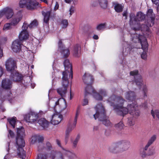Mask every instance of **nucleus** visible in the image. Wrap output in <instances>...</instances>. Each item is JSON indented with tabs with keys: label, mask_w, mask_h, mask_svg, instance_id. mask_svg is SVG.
<instances>
[{
	"label": "nucleus",
	"mask_w": 159,
	"mask_h": 159,
	"mask_svg": "<svg viewBox=\"0 0 159 159\" xmlns=\"http://www.w3.org/2000/svg\"><path fill=\"white\" fill-rule=\"evenodd\" d=\"M107 101L118 115L124 116L129 113L135 118L138 117L140 115V111L137 108L138 105L136 104H129L127 108L123 107L125 100L121 97L113 95L108 98Z\"/></svg>",
	"instance_id": "1"
},
{
	"label": "nucleus",
	"mask_w": 159,
	"mask_h": 159,
	"mask_svg": "<svg viewBox=\"0 0 159 159\" xmlns=\"http://www.w3.org/2000/svg\"><path fill=\"white\" fill-rule=\"evenodd\" d=\"M64 65L65 71L62 73V87L59 88L57 89V93L61 97L65 96L66 93L67 89L69 83L68 80V74H69V78L72 79L73 78V72L72 65L68 59H66L64 62Z\"/></svg>",
	"instance_id": "2"
},
{
	"label": "nucleus",
	"mask_w": 159,
	"mask_h": 159,
	"mask_svg": "<svg viewBox=\"0 0 159 159\" xmlns=\"http://www.w3.org/2000/svg\"><path fill=\"white\" fill-rule=\"evenodd\" d=\"M96 111L95 114L93 115L95 120L98 118L99 120L102 121V123L105 126L111 127L112 124L110 121L109 118L106 115V112L104 108L101 103L98 104L95 107Z\"/></svg>",
	"instance_id": "3"
},
{
	"label": "nucleus",
	"mask_w": 159,
	"mask_h": 159,
	"mask_svg": "<svg viewBox=\"0 0 159 159\" xmlns=\"http://www.w3.org/2000/svg\"><path fill=\"white\" fill-rule=\"evenodd\" d=\"M146 16L145 14L141 11L137 13L136 17L134 13H131L130 14L129 24L132 29V31H136L139 30L141 25H140L139 22L144 20Z\"/></svg>",
	"instance_id": "4"
},
{
	"label": "nucleus",
	"mask_w": 159,
	"mask_h": 159,
	"mask_svg": "<svg viewBox=\"0 0 159 159\" xmlns=\"http://www.w3.org/2000/svg\"><path fill=\"white\" fill-rule=\"evenodd\" d=\"M130 34L132 37V41L134 43H137V45H139L134 46L133 47H131V49L133 48H140V47H141L144 51L148 49V44L146 41V39L143 35L136 33Z\"/></svg>",
	"instance_id": "5"
},
{
	"label": "nucleus",
	"mask_w": 159,
	"mask_h": 159,
	"mask_svg": "<svg viewBox=\"0 0 159 159\" xmlns=\"http://www.w3.org/2000/svg\"><path fill=\"white\" fill-rule=\"evenodd\" d=\"M139 71L138 70H135L131 71L130 74L131 75L134 76L135 81L137 85L140 86L142 88V93L144 98L147 97L148 89L146 85H143L142 76L138 74Z\"/></svg>",
	"instance_id": "6"
},
{
	"label": "nucleus",
	"mask_w": 159,
	"mask_h": 159,
	"mask_svg": "<svg viewBox=\"0 0 159 159\" xmlns=\"http://www.w3.org/2000/svg\"><path fill=\"white\" fill-rule=\"evenodd\" d=\"M82 79L84 83L87 84L85 89V95L86 96L88 93H91L94 92V89L92 86L93 79L91 75L87 73H85L83 76Z\"/></svg>",
	"instance_id": "7"
},
{
	"label": "nucleus",
	"mask_w": 159,
	"mask_h": 159,
	"mask_svg": "<svg viewBox=\"0 0 159 159\" xmlns=\"http://www.w3.org/2000/svg\"><path fill=\"white\" fill-rule=\"evenodd\" d=\"M23 137H16V147L17 150V154L22 159L25 158L26 155L25 152L23 148L24 147L25 145Z\"/></svg>",
	"instance_id": "8"
},
{
	"label": "nucleus",
	"mask_w": 159,
	"mask_h": 159,
	"mask_svg": "<svg viewBox=\"0 0 159 159\" xmlns=\"http://www.w3.org/2000/svg\"><path fill=\"white\" fill-rule=\"evenodd\" d=\"M67 104L66 100L63 98H61L55 102L53 109L56 112L61 113L65 110Z\"/></svg>",
	"instance_id": "9"
},
{
	"label": "nucleus",
	"mask_w": 159,
	"mask_h": 159,
	"mask_svg": "<svg viewBox=\"0 0 159 159\" xmlns=\"http://www.w3.org/2000/svg\"><path fill=\"white\" fill-rule=\"evenodd\" d=\"M38 114L34 112L31 111L25 115L24 118L27 122L31 123H36L38 120Z\"/></svg>",
	"instance_id": "10"
},
{
	"label": "nucleus",
	"mask_w": 159,
	"mask_h": 159,
	"mask_svg": "<svg viewBox=\"0 0 159 159\" xmlns=\"http://www.w3.org/2000/svg\"><path fill=\"white\" fill-rule=\"evenodd\" d=\"M5 65L7 70L10 72L15 70L17 68L16 62L11 58L6 61Z\"/></svg>",
	"instance_id": "11"
},
{
	"label": "nucleus",
	"mask_w": 159,
	"mask_h": 159,
	"mask_svg": "<svg viewBox=\"0 0 159 159\" xmlns=\"http://www.w3.org/2000/svg\"><path fill=\"white\" fill-rule=\"evenodd\" d=\"M14 14L13 10L8 7L4 8L0 11V19L5 16L7 19L11 18Z\"/></svg>",
	"instance_id": "12"
},
{
	"label": "nucleus",
	"mask_w": 159,
	"mask_h": 159,
	"mask_svg": "<svg viewBox=\"0 0 159 159\" xmlns=\"http://www.w3.org/2000/svg\"><path fill=\"white\" fill-rule=\"evenodd\" d=\"M76 123L73 122H70L68 124V126L66 131L65 142L66 144L69 140L70 133L75 127Z\"/></svg>",
	"instance_id": "13"
},
{
	"label": "nucleus",
	"mask_w": 159,
	"mask_h": 159,
	"mask_svg": "<svg viewBox=\"0 0 159 159\" xmlns=\"http://www.w3.org/2000/svg\"><path fill=\"white\" fill-rule=\"evenodd\" d=\"M89 94H92L94 98L97 100H102L103 97L107 95V92L105 89H100L99 91V93H98L94 89L93 92L91 93H89Z\"/></svg>",
	"instance_id": "14"
},
{
	"label": "nucleus",
	"mask_w": 159,
	"mask_h": 159,
	"mask_svg": "<svg viewBox=\"0 0 159 159\" xmlns=\"http://www.w3.org/2000/svg\"><path fill=\"white\" fill-rule=\"evenodd\" d=\"M58 51L61 52L64 57L66 58L68 57L70 53V51L68 48H65L61 40L58 42Z\"/></svg>",
	"instance_id": "15"
},
{
	"label": "nucleus",
	"mask_w": 159,
	"mask_h": 159,
	"mask_svg": "<svg viewBox=\"0 0 159 159\" xmlns=\"http://www.w3.org/2000/svg\"><path fill=\"white\" fill-rule=\"evenodd\" d=\"M147 17L148 19L145 22L149 23L148 25L149 26H152L154 22L155 15L152 9H148L147 13Z\"/></svg>",
	"instance_id": "16"
},
{
	"label": "nucleus",
	"mask_w": 159,
	"mask_h": 159,
	"mask_svg": "<svg viewBox=\"0 0 159 159\" xmlns=\"http://www.w3.org/2000/svg\"><path fill=\"white\" fill-rule=\"evenodd\" d=\"M10 78L12 80L15 82H20L23 79V76L16 70L11 72Z\"/></svg>",
	"instance_id": "17"
},
{
	"label": "nucleus",
	"mask_w": 159,
	"mask_h": 159,
	"mask_svg": "<svg viewBox=\"0 0 159 159\" xmlns=\"http://www.w3.org/2000/svg\"><path fill=\"white\" fill-rule=\"evenodd\" d=\"M120 152H123L128 150L130 146V142L127 140H122L118 142Z\"/></svg>",
	"instance_id": "18"
},
{
	"label": "nucleus",
	"mask_w": 159,
	"mask_h": 159,
	"mask_svg": "<svg viewBox=\"0 0 159 159\" xmlns=\"http://www.w3.org/2000/svg\"><path fill=\"white\" fill-rule=\"evenodd\" d=\"M146 25L144 24L141 25V27L140 29H141L142 31H144V37L146 38L145 37H149L151 36V32L149 28V27L151 26H149L148 24L149 23H146L145 22Z\"/></svg>",
	"instance_id": "19"
},
{
	"label": "nucleus",
	"mask_w": 159,
	"mask_h": 159,
	"mask_svg": "<svg viewBox=\"0 0 159 159\" xmlns=\"http://www.w3.org/2000/svg\"><path fill=\"white\" fill-rule=\"evenodd\" d=\"M22 42L19 39H16L14 41L12 44V48L13 51L15 52H18L20 50Z\"/></svg>",
	"instance_id": "20"
},
{
	"label": "nucleus",
	"mask_w": 159,
	"mask_h": 159,
	"mask_svg": "<svg viewBox=\"0 0 159 159\" xmlns=\"http://www.w3.org/2000/svg\"><path fill=\"white\" fill-rule=\"evenodd\" d=\"M62 116L60 114H56L53 115L51 121V123L54 125L58 124L62 119Z\"/></svg>",
	"instance_id": "21"
},
{
	"label": "nucleus",
	"mask_w": 159,
	"mask_h": 159,
	"mask_svg": "<svg viewBox=\"0 0 159 159\" xmlns=\"http://www.w3.org/2000/svg\"><path fill=\"white\" fill-rule=\"evenodd\" d=\"M27 5V9L33 10L36 8V7L39 5V3L34 0H28Z\"/></svg>",
	"instance_id": "22"
},
{
	"label": "nucleus",
	"mask_w": 159,
	"mask_h": 159,
	"mask_svg": "<svg viewBox=\"0 0 159 159\" xmlns=\"http://www.w3.org/2000/svg\"><path fill=\"white\" fill-rule=\"evenodd\" d=\"M63 155H64L61 151L56 152L53 151L51 152L50 157L51 159H65Z\"/></svg>",
	"instance_id": "23"
},
{
	"label": "nucleus",
	"mask_w": 159,
	"mask_h": 159,
	"mask_svg": "<svg viewBox=\"0 0 159 159\" xmlns=\"http://www.w3.org/2000/svg\"><path fill=\"white\" fill-rule=\"evenodd\" d=\"M12 82L10 80L6 79L2 81V87L5 89H10L12 87Z\"/></svg>",
	"instance_id": "24"
},
{
	"label": "nucleus",
	"mask_w": 159,
	"mask_h": 159,
	"mask_svg": "<svg viewBox=\"0 0 159 159\" xmlns=\"http://www.w3.org/2000/svg\"><path fill=\"white\" fill-rule=\"evenodd\" d=\"M38 123L40 126L43 129H45L48 128L49 125V122L44 118H42L37 120Z\"/></svg>",
	"instance_id": "25"
},
{
	"label": "nucleus",
	"mask_w": 159,
	"mask_h": 159,
	"mask_svg": "<svg viewBox=\"0 0 159 159\" xmlns=\"http://www.w3.org/2000/svg\"><path fill=\"white\" fill-rule=\"evenodd\" d=\"M125 98L130 101H133L136 98V96L135 93L132 91L127 92L125 94Z\"/></svg>",
	"instance_id": "26"
},
{
	"label": "nucleus",
	"mask_w": 159,
	"mask_h": 159,
	"mask_svg": "<svg viewBox=\"0 0 159 159\" xmlns=\"http://www.w3.org/2000/svg\"><path fill=\"white\" fill-rule=\"evenodd\" d=\"M29 37V34L27 31L22 30L19 35V40L22 42L27 39Z\"/></svg>",
	"instance_id": "27"
},
{
	"label": "nucleus",
	"mask_w": 159,
	"mask_h": 159,
	"mask_svg": "<svg viewBox=\"0 0 159 159\" xmlns=\"http://www.w3.org/2000/svg\"><path fill=\"white\" fill-rule=\"evenodd\" d=\"M109 151L110 152L114 153L121 152L118 143L113 146L110 147L109 148Z\"/></svg>",
	"instance_id": "28"
},
{
	"label": "nucleus",
	"mask_w": 159,
	"mask_h": 159,
	"mask_svg": "<svg viewBox=\"0 0 159 159\" xmlns=\"http://www.w3.org/2000/svg\"><path fill=\"white\" fill-rule=\"evenodd\" d=\"M22 16L21 14L13 18L11 22V24L13 26L16 25L21 20Z\"/></svg>",
	"instance_id": "29"
},
{
	"label": "nucleus",
	"mask_w": 159,
	"mask_h": 159,
	"mask_svg": "<svg viewBox=\"0 0 159 159\" xmlns=\"http://www.w3.org/2000/svg\"><path fill=\"white\" fill-rule=\"evenodd\" d=\"M63 153L64 155H67L69 159H75L76 157L74 153L67 150H64Z\"/></svg>",
	"instance_id": "30"
},
{
	"label": "nucleus",
	"mask_w": 159,
	"mask_h": 159,
	"mask_svg": "<svg viewBox=\"0 0 159 159\" xmlns=\"http://www.w3.org/2000/svg\"><path fill=\"white\" fill-rule=\"evenodd\" d=\"M113 7L115 11L117 12H120L123 11V5L122 4H120L117 2H114Z\"/></svg>",
	"instance_id": "31"
},
{
	"label": "nucleus",
	"mask_w": 159,
	"mask_h": 159,
	"mask_svg": "<svg viewBox=\"0 0 159 159\" xmlns=\"http://www.w3.org/2000/svg\"><path fill=\"white\" fill-rule=\"evenodd\" d=\"M42 13L44 16L43 20L45 23L48 24V23L51 14V11H42Z\"/></svg>",
	"instance_id": "32"
},
{
	"label": "nucleus",
	"mask_w": 159,
	"mask_h": 159,
	"mask_svg": "<svg viewBox=\"0 0 159 159\" xmlns=\"http://www.w3.org/2000/svg\"><path fill=\"white\" fill-rule=\"evenodd\" d=\"M81 47L79 45H76L74 47L73 50V55L76 57L80 56V53Z\"/></svg>",
	"instance_id": "33"
},
{
	"label": "nucleus",
	"mask_w": 159,
	"mask_h": 159,
	"mask_svg": "<svg viewBox=\"0 0 159 159\" xmlns=\"http://www.w3.org/2000/svg\"><path fill=\"white\" fill-rule=\"evenodd\" d=\"M25 136V130L23 127H21L20 128H17L16 137H24Z\"/></svg>",
	"instance_id": "34"
},
{
	"label": "nucleus",
	"mask_w": 159,
	"mask_h": 159,
	"mask_svg": "<svg viewBox=\"0 0 159 159\" xmlns=\"http://www.w3.org/2000/svg\"><path fill=\"white\" fill-rule=\"evenodd\" d=\"M124 125L122 121H121L117 124H116L114 126L116 129L121 130L124 128Z\"/></svg>",
	"instance_id": "35"
},
{
	"label": "nucleus",
	"mask_w": 159,
	"mask_h": 159,
	"mask_svg": "<svg viewBox=\"0 0 159 159\" xmlns=\"http://www.w3.org/2000/svg\"><path fill=\"white\" fill-rule=\"evenodd\" d=\"M16 120V118L15 117H13L12 118H10L7 119L8 122L13 128L15 127Z\"/></svg>",
	"instance_id": "36"
},
{
	"label": "nucleus",
	"mask_w": 159,
	"mask_h": 159,
	"mask_svg": "<svg viewBox=\"0 0 159 159\" xmlns=\"http://www.w3.org/2000/svg\"><path fill=\"white\" fill-rule=\"evenodd\" d=\"M28 0H21L19 2V6L20 8L26 7L27 8V4Z\"/></svg>",
	"instance_id": "37"
},
{
	"label": "nucleus",
	"mask_w": 159,
	"mask_h": 159,
	"mask_svg": "<svg viewBox=\"0 0 159 159\" xmlns=\"http://www.w3.org/2000/svg\"><path fill=\"white\" fill-rule=\"evenodd\" d=\"M106 23H101L97 25L96 29L98 31L104 30L106 27Z\"/></svg>",
	"instance_id": "38"
},
{
	"label": "nucleus",
	"mask_w": 159,
	"mask_h": 159,
	"mask_svg": "<svg viewBox=\"0 0 159 159\" xmlns=\"http://www.w3.org/2000/svg\"><path fill=\"white\" fill-rule=\"evenodd\" d=\"M100 6L103 8H106L107 6V2L106 0H98Z\"/></svg>",
	"instance_id": "39"
},
{
	"label": "nucleus",
	"mask_w": 159,
	"mask_h": 159,
	"mask_svg": "<svg viewBox=\"0 0 159 159\" xmlns=\"http://www.w3.org/2000/svg\"><path fill=\"white\" fill-rule=\"evenodd\" d=\"M12 25L11 23H7L4 25L3 30L4 31L10 30L12 28Z\"/></svg>",
	"instance_id": "40"
},
{
	"label": "nucleus",
	"mask_w": 159,
	"mask_h": 159,
	"mask_svg": "<svg viewBox=\"0 0 159 159\" xmlns=\"http://www.w3.org/2000/svg\"><path fill=\"white\" fill-rule=\"evenodd\" d=\"M80 106H79L76 109V113L75 115V118L74 119L73 122L77 123V119L80 111Z\"/></svg>",
	"instance_id": "41"
},
{
	"label": "nucleus",
	"mask_w": 159,
	"mask_h": 159,
	"mask_svg": "<svg viewBox=\"0 0 159 159\" xmlns=\"http://www.w3.org/2000/svg\"><path fill=\"white\" fill-rule=\"evenodd\" d=\"M151 114L154 118L155 117V115H156L157 118L159 119V111L158 110H155L153 111V110H152L151 111Z\"/></svg>",
	"instance_id": "42"
},
{
	"label": "nucleus",
	"mask_w": 159,
	"mask_h": 159,
	"mask_svg": "<svg viewBox=\"0 0 159 159\" xmlns=\"http://www.w3.org/2000/svg\"><path fill=\"white\" fill-rule=\"evenodd\" d=\"M61 24L62 28H66L68 25V21L66 20H63L61 22Z\"/></svg>",
	"instance_id": "43"
},
{
	"label": "nucleus",
	"mask_w": 159,
	"mask_h": 159,
	"mask_svg": "<svg viewBox=\"0 0 159 159\" xmlns=\"http://www.w3.org/2000/svg\"><path fill=\"white\" fill-rule=\"evenodd\" d=\"M37 135H34L32 136L31 138V143L32 144H34L37 140Z\"/></svg>",
	"instance_id": "44"
},
{
	"label": "nucleus",
	"mask_w": 159,
	"mask_h": 159,
	"mask_svg": "<svg viewBox=\"0 0 159 159\" xmlns=\"http://www.w3.org/2000/svg\"><path fill=\"white\" fill-rule=\"evenodd\" d=\"M37 21L36 20H34L29 25V27L30 28H32L37 26Z\"/></svg>",
	"instance_id": "45"
},
{
	"label": "nucleus",
	"mask_w": 159,
	"mask_h": 159,
	"mask_svg": "<svg viewBox=\"0 0 159 159\" xmlns=\"http://www.w3.org/2000/svg\"><path fill=\"white\" fill-rule=\"evenodd\" d=\"M156 136L155 135H153L149 139L148 143L151 145L156 140Z\"/></svg>",
	"instance_id": "46"
},
{
	"label": "nucleus",
	"mask_w": 159,
	"mask_h": 159,
	"mask_svg": "<svg viewBox=\"0 0 159 159\" xmlns=\"http://www.w3.org/2000/svg\"><path fill=\"white\" fill-rule=\"evenodd\" d=\"M56 142L57 145L62 149V150L61 151L63 153L64 150L66 149L62 147V146L61 145V142L58 139H57L56 140Z\"/></svg>",
	"instance_id": "47"
},
{
	"label": "nucleus",
	"mask_w": 159,
	"mask_h": 159,
	"mask_svg": "<svg viewBox=\"0 0 159 159\" xmlns=\"http://www.w3.org/2000/svg\"><path fill=\"white\" fill-rule=\"evenodd\" d=\"M28 27H29V25L26 23V22H24L22 26V30L27 31Z\"/></svg>",
	"instance_id": "48"
},
{
	"label": "nucleus",
	"mask_w": 159,
	"mask_h": 159,
	"mask_svg": "<svg viewBox=\"0 0 159 159\" xmlns=\"http://www.w3.org/2000/svg\"><path fill=\"white\" fill-rule=\"evenodd\" d=\"M38 159H47V156L45 154H39L38 155Z\"/></svg>",
	"instance_id": "49"
},
{
	"label": "nucleus",
	"mask_w": 159,
	"mask_h": 159,
	"mask_svg": "<svg viewBox=\"0 0 159 159\" xmlns=\"http://www.w3.org/2000/svg\"><path fill=\"white\" fill-rule=\"evenodd\" d=\"M147 52L145 51H143L141 55L142 58L143 60H146L147 59Z\"/></svg>",
	"instance_id": "50"
},
{
	"label": "nucleus",
	"mask_w": 159,
	"mask_h": 159,
	"mask_svg": "<svg viewBox=\"0 0 159 159\" xmlns=\"http://www.w3.org/2000/svg\"><path fill=\"white\" fill-rule=\"evenodd\" d=\"M128 123L130 126H133L134 124V121L132 118H129L128 120Z\"/></svg>",
	"instance_id": "51"
},
{
	"label": "nucleus",
	"mask_w": 159,
	"mask_h": 159,
	"mask_svg": "<svg viewBox=\"0 0 159 159\" xmlns=\"http://www.w3.org/2000/svg\"><path fill=\"white\" fill-rule=\"evenodd\" d=\"M9 134H8V138L11 137V138H13L14 136V132L11 130H8Z\"/></svg>",
	"instance_id": "52"
},
{
	"label": "nucleus",
	"mask_w": 159,
	"mask_h": 159,
	"mask_svg": "<svg viewBox=\"0 0 159 159\" xmlns=\"http://www.w3.org/2000/svg\"><path fill=\"white\" fill-rule=\"evenodd\" d=\"M37 140L38 141L39 143H40L41 142H42L43 140V138L42 136H40L39 135H37Z\"/></svg>",
	"instance_id": "53"
},
{
	"label": "nucleus",
	"mask_w": 159,
	"mask_h": 159,
	"mask_svg": "<svg viewBox=\"0 0 159 159\" xmlns=\"http://www.w3.org/2000/svg\"><path fill=\"white\" fill-rule=\"evenodd\" d=\"M74 7L72 6H71L69 10V11L70 12V16H71L72 14L74 13Z\"/></svg>",
	"instance_id": "54"
},
{
	"label": "nucleus",
	"mask_w": 159,
	"mask_h": 159,
	"mask_svg": "<svg viewBox=\"0 0 159 159\" xmlns=\"http://www.w3.org/2000/svg\"><path fill=\"white\" fill-rule=\"evenodd\" d=\"M47 148L48 150H51L52 148V146L51 143L49 142H48L46 144Z\"/></svg>",
	"instance_id": "55"
},
{
	"label": "nucleus",
	"mask_w": 159,
	"mask_h": 159,
	"mask_svg": "<svg viewBox=\"0 0 159 159\" xmlns=\"http://www.w3.org/2000/svg\"><path fill=\"white\" fill-rule=\"evenodd\" d=\"M78 142L74 140L72 142V147L73 148H75L77 146Z\"/></svg>",
	"instance_id": "56"
},
{
	"label": "nucleus",
	"mask_w": 159,
	"mask_h": 159,
	"mask_svg": "<svg viewBox=\"0 0 159 159\" xmlns=\"http://www.w3.org/2000/svg\"><path fill=\"white\" fill-rule=\"evenodd\" d=\"M88 99L86 98H84V100L83 103V106H85L88 104Z\"/></svg>",
	"instance_id": "57"
},
{
	"label": "nucleus",
	"mask_w": 159,
	"mask_h": 159,
	"mask_svg": "<svg viewBox=\"0 0 159 159\" xmlns=\"http://www.w3.org/2000/svg\"><path fill=\"white\" fill-rule=\"evenodd\" d=\"M80 139V135L79 134H78L76 136L74 140L78 142Z\"/></svg>",
	"instance_id": "58"
},
{
	"label": "nucleus",
	"mask_w": 159,
	"mask_h": 159,
	"mask_svg": "<svg viewBox=\"0 0 159 159\" xmlns=\"http://www.w3.org/2000/svg\"><path fill=\"white\" fill-rule=\"evenodd\" d=\"M153 4L157 5L159 3V0H151Z\"/></svg>",
	"instance_id": "59"
},
{
	"label": "nucleus",
	"mask_w": 159,
	"mask_h": 159,
	"mask_svg": "<svg viewBox=\"0 0 159 159\" xmlns=\"http://www.w3.org/2000/svg\"><path fill=\"white\" fill-rule=\"evenodd\" d=\"M59 5L56 2L54 8L55 10H56L58 9L59 8Z\"/></svg>",
	"instance_id": "60"
},
{
	"label": "nucleus",
	"mask_w": 159,
	"mask_h": 159,
	"mask_svg": "<svg viewBox=\"0 0 159 159\" xmlns=\"http://www.w3.org/2000/svg\"><path fill=\"white\" fill-rule=\"evenodd\" d=\"M147 102H145V103H144L142 105H141V106H142V107H143L144 108V109H145L146 108H147Z\"/></svg>",
	"instance_id": "61"
},
{
	"label": "nucleus",
	"mask_w": 159,
	"mask_h": 159,
	"mask_svg": "<svg viewBox=\"0 0 159 159\" xmlns=\"http://www.w3.org/2000/svg\"><path fill=\"white\" fill-rule=\"evenodd\" d=\"M7 40V38L5 37L2 38L1 39V42H2V43L5 42Z\"/></svg>",
	"instance_id": "62"
},
{
	"label": "nucleus",
	"mask_w": 159,
	"mask_h": 159,
	"mask_svg": "<svg viewBox=\"0 0 159 159\" xmlns=\"http://www.w3.org/2000/svg\"><path fill=\"white\" fill-rule=\"evenodd\" d=\"M150 145V144H149V143H147V144H146V146H145V147L144 149V150H145V151L147 150L148 149V148Z\"/></svg>",
	"instance_id": "63"
},
{
	"label": "nucleus",
	"mask_w": 159,
	"mask_h": 159,
	"mask_svg": "<svg viewBox=\"0 0 159 159\" xmlns=\"http://www.w3.org/2000/svg\"><path fill=\"white\" fill-rule=\"evenodd\" d=\"M3 73V70L2 68L0 66V77L2 75Z\"/></svg>",
	"instance_id": "64"
}]
</instances>
